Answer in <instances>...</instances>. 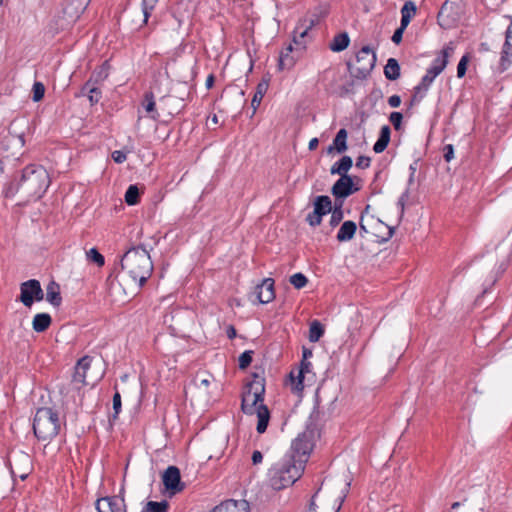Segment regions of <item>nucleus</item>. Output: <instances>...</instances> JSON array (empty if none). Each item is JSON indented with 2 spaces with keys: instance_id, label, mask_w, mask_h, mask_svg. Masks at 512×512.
I'll return each instance as SVG.
<instances>
[{
  "instance_id": "nucleus-1",
  "label": "nucleus",
  "mask_w": 512,
  "mask_h": 512,
  "mask_svg": "<svg viewBox=\"0 0 512 512\" xmlns=\"http://www.w3.org/2000/svg\"><path fill=\"white\" fill-rule=\"evenodd\" d=\"M121 272L116 275L120 285L140 289L153 272L149 252L142 245L128 249L120 260Z\"/></svg>"
},
{
  "instance_id": "nucleus-2",
  "label": "nucleus",
  "mask_w": 512,
  "mask_h": 512,
  "mask_svg": "<svg viewBox=\"0 0 512 512\" xmlns=\"http://www.w3.org/2000/svg\"><path fill=\"white\" fill-rule=\"evenodd\" d=\"M265 394V380L258 374H253V380L247 384L242 394L241 410L247 415L256 414L258 423L256 430L259 434L266 431L269 420L270 411L263 404Z\"/></svg>"
},
{
  "instance_id": "nucleus-3",
  "label": "nucleus",
  "mask_w": 512,
  "mask_h": 512,
  "mask_svg": "<svg viewBox=\"0 0 512 512\" xmlns=\"http://www.w3.org/2000/svg\"><path fill=\"white\" fill-rule=\"evenodd\" d=\"M319 420L320 412L317 407H314L306 423L305 430L299 433L292 442L290 452L287 455L293 456L298 461H303L304 464L307 463L316 439L320 436Z\"/></svg>"
},
{
  "instance_id": "nucleus-4",
  "label": "nucleus",
  "mask_w": 512,
  "mask_h": 512,
  "mask_svg": "<svg viewBox=\"0 0 512 512\" xmlns=\"http://www.w3.org/2000/svg\"><path fill=\"white\" fill-rule=\"evenodd\" d=\"M305 465L303 461L286 454L269 470L271 487L274 490H281L294 484L301 477Z\"/></svg>"
},
{
  "instance_id": "nucleus-5",
  "label": "nucleus",
  "mask_w": 512,
  "mask_h": 512,
  "mask_svg": "<svg viewBox=\"0 0 512 512\" xmlns=\"http://www.w3.org/2000/svg\"><path fill=\"white\" fill-rule=\"evenodd\" d=\"M50 185V177L43 166L29 165L23 169L18 187L29 198L39 199Z\"/></svg>"
},
{
  "instance_id": "nucleus-6",
  "label": "nucleus",
  "mask_w": 512,
  "mask_h": 512,
  "mask_svg": "<svg viewBox=\"0 0 512 512\" xmlns=\"http://www.w3.org/2000/svg\"><path fill=\"white\" fill-rule=\"evenodd\" d=\"M60 429L58 413L52 408L42 407L36 411L33 421L34 435L42 441L51 440Z\"/></svg>"
},
{
  "instance_id": "nucleus-7",
  "label": "nucleus",
  "mask_w": 512,
  "mask_h": 512,
  "mask_svg": "<svg viewBox=\"0 0 512 512\" xmlns=\"http://www.w3.org/2000/svg\"><path fill=\"white\" fill-rule=\"evenodd\" d=\"M376 63V54L369 46H364L356 54L355 63H347L350 75L357 79H365L373 70Z\"/></svg>"
},
{
  "instance_id": "nucleus-8",
  "label": "nucleus",
  "mask_w": 512,
  "mask_h": 512,
  "mask_svg": "<svg viewBox=\"0 0 512 512\" xmlns=\"http://www.w3.org/2000/svg\"><path fill=\"white\" fill-rule=\"evenodd\" d=\"M91 358L84 356L78 360L75 371L72 377V384L75 389L80 390L82 387L87 385H94L97 382V378H91L88 375V370L91 367Z\"/></svg>"
},
{
  "instance_id": "nucleus-9",
  "label": "nucleus",
  "mask_w": 512,
  "mask_h": 512,
  "mask_svg": "<svg viewBox=\"0 0 512 512\" xmlns=\"http://www.w3.org/2000/svg\"><path fill=\"white\" fill-rule=\"evenodd\" d=\"M459 20L458 6L454 2L445 1L437 15L438 24L449 29Z\"/></svg>"
},
{
  "instance_id": "nucleus-10",
  "label": "nucleus",
  "mask_w": 512,
  "mask_h": 512,
  "mask_svg": "<svg viewBox=\"0 0 512 512\" xmlns=\"http://www.w3.org/2000/svg\"><path fill=\"white\" fill-rule=\"evenodd\" d=\"M162 480L166 490L172 493L180 492L184 489V484L181 483L180 470L176 466H169L163 473Z\"/></svg>"
},
{
  "instance_id": "nucleus-11",
  "label": "nucleus",
  "mask_w": 512,
  "mask_h": 512,
  "mask_svg": "<svg viewBox=\"0 0 512 512\" xmlns=\"http://www.w3.org/2000/svg\"><path fill=\"white\" fill-rule=\"evenodd\" d=\"M253 295L260 304L271 302L275 298L274 280L272 278L264 279L261 284L255 287Z\"/></svg>"
},
{
  "instance_id": "nucleus-12",
  "label": "nucleus",
  "mask_w": 512,
  "mask_h": 512,
  "mask_svg": "<svg viewBox=\"0 0 512 512\" xmlns=\"http://www.w3.org/2000/svg\"><path fill=\"white\" fill-rule=\"evenodd\" d=\"M358 191V188H353V180L351 176L340 177L332 186L331 193L335 198L345 199L354 192Z\"/></svg>"
},
{
  "instance_id": "nucleus-13",
  "label": "nucleus",
  "mask_w": 512,
  "mask_h": 512,
  "mask_svg": "<svg viewBox=\"0 0 512 512\" xmlns=\"http://www.w3.org/2000/svg\"><path fill=\"white\" fill-rule=\"evenodd\" d=\"M91 0H67L63 13L70 21H75L86 10Z\"/></svg>"
},
{
  "instance_id": "nucleus-14",
  "label": "nucleus",
  "mask_w": 512,
  "mask_h": 512,
  "mask_svg": "<svg viewBox=\"0 0 512 512\" xmlns=\"http://www.w3.org/2000/svg\"><path fill=\"white\" fill-rule=\"evenodd\" d=\"M312 364L307 360H302L300 369L295 375L293 371L290 372L289 377L291 380L292 390L294 392H301L304 388L303 380L307 373L311 371Z\"/></svg>"
},
{
  "instance_id": "nucleus-15",
  "label": "nucleus",
  "mask_w": 512,
  "mask_h": 512,
  "mask_svg": "<svg viewBox=\"0 0 512 512\" xmlns=\"http://www.w3.org/2000/svg\"><path fill=\"white\" fill-rule=\"evenodd\" d=\"M160 108L171 116L176 115L184 108V98L173 95L164 96L160 99Z\"/></svg>"
},
{
  "instance_id": "nucleus-16",
  "label": "nucleus",
  "mask_w": 512,
  "mask_h": 512,
  "mask_svg": "<svg viewBox=\"0 0 512 512\" xmlns=\"http://www.w3.org/2000/svg\"><path fill=\"white\" fill-rule=\"evenodd\" d=\"M39 281L36 279H30L26 282H23L20 286V297L19 300L26 307H31L33 304V296L37 289V285H39Z\"/></svg>"
},
{
  "instance_id": "nucleus-17",
  "label": "nucleus",
  "mask_w": 512,
  "mask_h": 512,
  "mask_svg": "<svg viewBox=\"0 0 512 512\" xmlns=\"http://www.w3.org/2000/svg\"><path fill=\"white\" fill-rule=\"evenodd\" d=\"M211 512H250L247 501L227 500L215 506Z\"/></svg>"
},
{
  "instance_id": "nucleus-18",
  "label": "nucleus",
  "mask_w": 512,
  "mask_h": 512,
  "mask_svg": "<svg viewBox=\"0 0 512 512\" xmlns=\"http://www.w3.org/2000/svg\"><path fill=\"white\" fill-rule=\"evenodd\" d=\"M293 52V46L292 44H289L286 48H284L278 59V69L280 71L283 70H291L295 63H296V57L292 55Z\"/></svg>"
},
{
  "instance_id": "nucleus-19",
  "label": "nucleus",
  "mask_w": 512,
  "mask_h": 512,
  "mask_svg": "<svg viewBox=\"0 0 512 512\" xmlns=\"http://www.w3.org/2000/svg\"><path fill=\"white\" fill-rule=\"evenodd\" d=\"M347 136H348L347 130L344 128L340 129L337 132L332 145H330L327 148V152L329 154L332 153L334 150H336L338 153L345 152L348 148L347 147Z\"/></svg>"
},
{
  "instance_id": "nucleus-20",
  "label": "nucleus",
  "mask_w": 512,
  "mask_h": 512,
  "mask_svg": "<svg viewBox=\"0 0 512 512\" xmlns=\"http://www.w3.org/2000/svg\"><path fill=\"white\" fill-rule=\"evenodd\" d=\"M356 230H357L356 223L354 221L347 220L342 223V225L337 233L336 238L339 242L349 241L354 237Z\"/></svg>"
},
{
  "instance_id": "nucleus-21",
  "label": "nucleus",
  "mask_w": 512,
  "mask_h": 512,
  "mask_svg": "<svg viewBox=\"0 0 512 512\" xmlns=\"http://www.w3.org/2000/svg\"><path fill=\"white\" fill-rule=\"evenodd\" d=\"M353 165V160L350 156H343L339 161L335 162L331 169H330V173L332 175H339L340 177L343 176H349L347 174V172L351 169Z\"/></svg>"
},
{
  "instance_id": "nucleus-22",
  "label": "nucleus",
  "mask_w": 512,
  "mask_h": 512,
  "mask_svg": "<svg viewBox=\"0 0 512 512\" xmlns=\"http://www.w3.org/2000/svg\"><path fill=\"white\" fill-rule=\"evenodd\" d=\"M46 300L54 307H59L62 303L60 287L55 282H50L46 287Z\"/></svg>"
},
{
  "instance_id": "nucleus-23",
  "label": "nucleus",
  "mask_w": 512,
  "mask_h": 512,
  "mask_svg": "<svg viewBox=\"0 0 512 512\" xmlns=\"http://www.w3.org/2000/svg\"><path fill=\"white\" fill-rule=\"evenodd\" d=\"M52 323V318L48 313H38L34 316L32 327L35 332L41 333L46 331Z\"/></svg>"
},
{
  "instance_id": "nucleus-24",
  "label": "nucleus",
  "mask_w": 512,
  "mask_h": 512,
  "mask_svg": "<svg viewBox=\"0 0 512 512\" xmlns=\"http://www.w3.org/2000/svg\"><path fill=\"white\" fill-rule=\"evenodd\" d=\"M314 211L320 214L322 217L327 215L332 210V201L329 196L320 195L314 199Z\"/></svg>"
},
{
  "instance_id": "nucleus-25",
  "label": "nucleus",
  "mask_w": 512,
  "mask_h": 512,
  "mask_svg": "<svg viewBox=\"0 0 512 512\" xmlns=\"http://www.w3.org/2000/svg\"><path fill=\"white\" fill-rule=\"evenodd\" d=\"M390 134H391L390 127L388 125L382 126V128L380 130L379 138L373 146V150L375 153H377V154L382 153L387 148V146L390 142Z\"/></svg>"
},
{
  "instance_id": "nucleus-26",
  "label": "nucleus",
  "mask_w": 512,
  "mask_h": 512,
  "mask_svg": "<svg viewBox=\"0 0 512 512\" xmlns=\"http://www.w3.org/2000/svg\"><path fill=\"white\" fill-rule=\"evenodd\" d=\"M269 87V80L262 79L256 88V92L252 98L251 106L253 107V114L255 113L256 109L260 105L265 93L267 92Z\"/></svg>"
},
{
  "instance_id": "nucleus-27",
  "label": "nucleus",
  "mask_w": 512,
  "mask_h": 512,
  "mask_svg": "<svg viewBox=\"0 0 512 512\" xmlns=\"http://www.w3.org/2000/svg\"><path fill=\"white\" fill-rule=\"evenodd\" d=\"M81 93L88 95L89 101L92 105L98 103L101 98V91L92 83V79H89L83 85L81 88Z\"/></svg>"
},
{
  "instance_id": "nucleus-28",
  "label": "nucleus",
  "mask_w": 512,
  "mask_h": 512,
  "mask_svg": "<svg viewBox=\"0 0 512 512\" xmlns=\"http://www.w3.org/2000/svg\"><path fill=\"white\" fill-rule=\"evenodd\" d=\"M350 43V38L346 32L337 34L331 43L329 48L334 52H341L345 50Z\"/></svg>"
},
{
  "instance_id": "nucleus-29",
  "label": "nucleus",
  "mask_w": 512,
  "mask_h": 512,
  "mask_svg": "<svg viewBox=\"0 0 512 512\" xmlns=\"http://www.w3.org/2000/svg\"><path fill=\"white\" fill-rule=\"evenodd\" d=\"M384 75L388 80H397L400 77V65L395 58H389L384 67Z\"/></svg>"
},
{
  "instance_id": "nucleus-30",
  "label": "nucleus",
  "mask_w": 512,
  "mask_h": 512,
  "mask_svg": "<svg viewBox=\"0 0 512 512\" xmlns=\"http://www.w3.org/2000/svg\"><path fill=\"white\" fill-rule=\"evenodd\" d=\"M102 500L107 502L110 512H127L123 497L111 496L104 497Z\"/></svg>"
},
{
  "instance_id": "nucleus-31",
  "label": "nucleus",
  "mask_w": 512,
  "mask_h": 512,
  "mask_svg": "<svg viewBox=\"0 0 512 512\" xmlns=\"http://www.w3.org/2000/svg\"><path fill=\"white\" fill-rule=\"evenodd\" d=\"M142 105L145 111L150 114L152 119L157 120L159 118V113L157 112L156 103L154 101V95L152 92L145 93Z\"/></svg>"
},
{
  "instance_id": "nucleus-32",
  "label": "nucleus",
  "mask_w": 512,
  "mask_h": 512,
  "mask_svg": "<svg viewBox=\"0 0 512 512\" xmlns=\"http://www.w3.org/2000/svg\"><path fill=\"white\" fill-rule=\"evenodd\" d=\"M169 503L166 500L160 502L149 501L141 512H168Z\"/></svg>"
},
{
  "instance_id": "nucleus-33",
  "label": "nucleus",
  "mask_w": 512,
  "mask_h": 512,
  "mask_svg": "<svg viewBox=\"0 0 512 512\" xmlns=\"http://www.w3.org/2000/svg\"><path fill=\"white\" fill-rule=\"evenodd\" d=\"M323 334H324L323 325L319 321L314 320L310 324L309 340L311 342H317L323 336Z\"/></svg>"
},
{
  "instance_id": "nucleus-34",
  "label": "nucleus",
  "mask_w": 512,
  "mask_h": 512,
  "mask_svg": "<svg viewBox=\"0 0 512 512\" xmlns=\"http://www.w3.org/2000/svg\"><path fill=\"white\" fill-rule=\"evenodd\" d=\"M512 54V40L509 42L506 37L504 48L501 55L500 65L503 70L507 69L511 63L509 56Z\"/></svg>"
},
{
  "instance_id": "nucleus-35",
  "label": "nucleus",
  "mask_w": 512,
  "mask_h": 512,
  "mask_svg": "<svg viewBox=\"0 0 512 512\" xmlns=\"http://www.w3.org/2000/svg\"><path fill=\"white\" fill-rule=\"evenodd\" d=\"M140 191L136 185H130L125 193V202L128 205H135L139 202Z\"/></svg>"
},
{
  "instance_id": "nucleus-36",
  "label": "nucleus",
  "mask_w": 512,
  "mask_h": 512,
  "mask_svg": "<svg viewBox=\"0 0 512 512\" xmlns=\"http://www.w3.org/2000/svg\"><path fill=\"white\" fill-rule=\"evenodd\" d=\"M437 76L438 75L435 72L428 68L426 74L422 77L420 84L417 85L418 90H423V93H426L429 86L432 84V82Z\"/></svg>"
},
{
  "instance_id": "nucleus-37",
  "label": "nucleus",
  "mask_w": 512,
  "mask_h": 512,
  "mask_svg": "<svg viewBox=\"0 0 512 512\" xmlns=\"http://www.w3.org/2000/svg\"><path fill=\"white\" fill-rule=\"evenodd\" d=\"M159 0H142L143 22L147 23Z\"/></svg>"
},
{
  "instance_id": "nucleus-38",
  "label": "nucleus",
  "mask_w": 512,
  "mask_h": 512,
  "mask_svg": "<svg viewBox=\"0 0 512 512\" xmlns=\"http://www.w3.org/2000/svg\"><path fill=\"white\" fill-rule=\"evenodd\" d=\"M289 281L296 289H301V288L305 287L308 283L307 277L303 273H300V272L295 273L292 276H290Z\"/></svg>"
},
{
  "instance_id": "nucleus-39",
  "label": "nucleus",
  "mask_w": 512,
  "mask_h": 512,
  "mask_svg": "<svg viewBox=\"0 0 512 512\" xmlns=\"http://www.w3.org/2000/svg\"><path fill=\"white\" fill-rule=\"evenodd\" d=\"M310 27H306L304 29H301L300 27H297L294 31L293 36V42L300 48L304 49V43L302 39L307 35L308 30Z\"/></svg>"
},
{
  "instance_id": "nucleus-40",
  "label": "nucleus",
  "mask_w": 512,
  "mask_h": 512,
  "mask_svg": "<svg viewBox=\"0 0 512 512\" xmlns=\"http://www.w3.org/2000/svg\"><path fill=\"white\" fill-rule=\"evenodd\" d=\"M32 99L34 102H39L43 99L45 94V86L41 82H35L32 87Z\"/></svg>"
},
{
  "instance_id": "nucleus-41",
  "label": "nucleus",
  "mask_w": 512,
  "mask_h": 512,
  "mask_svg": "<svg viewBox=\"0 0 512 512\" xmlns=\"http://www.w3.org/2000/svg\"><path fill=\"white\" fill-rule=\"evenodd\" d=\"M87 258L98 266H103L105 263L104 257L96 248H91L87 253Z\"/></svg>"
},
{
  "instance_id": "nucleus-42",
  "label": "nucleus",
  "mask_w": 512,
  "mask_h": 512,
  "mask_svg": "<svg viewBox=\"0 0 512 512\" xmlns=\"http://www.w3.org/2000/svg\"><path fill=\"white\" fill-rule=\"evenodd\" d=\"M417 7L415 3L411 0H408L404 3L401 8V16H406L412 18L416 14Z\"/></svg>"
},
{
  "instance_id": "nucleus-43",
  "label": "nucleus",
  "mask_w": 512,
  "mask_h": 512,
  "mask_svg": "<svg viewBox=\"0 0 512 512\" xmlns=\"http://www.w3.org/2000/svg\"><path fill=\"white\" fill-rule=\"evenodd\" d=\"M252 355H253V351L247 350V351H244L239 356L238 363H239V368L240 369H245V368H247L251 364V362H252Z\"/></svg>"
},
{
  "instance_id": "nucleus-44",
  "label": "nucleus",
  "mask_w": 512,
  "mask_h": 512,
  "mask_svg": "<svg viewBox=\"0 0 512 512\" xmlns=\"http://www.w3.org/2000/svg\"><path fill=\"white\" fill-rule=\"evenodd\" d=\"M446 65H447V60L441 58V55H440L434 59L432 65L429 69H431L433 72H435L437 75H439L444 70Z\"/></svg>"
},
{
  "instance_id": "nucleus-45",
  "label": "nucleus",
  "mask_w": 512,
  "mask_h": 512,
  "mask_svg": "<svg viewBox=\"0 0 512 512\" xmlns=\"http://www.w3.org/2000/svg\"><path fill=\"white\" fill-rule=\"evenodd\" d=\"M330 213H331L330 226L332 228H334V227H336L337 225L340 224V222L342 221V219L344 217V213L343 212H339L338 209H332Z\"/></svg>"
},
{
  "instance_id": "nucleus-46",
  "label": "nucleus",
  "mask_w": 512,
  "mask_h": 512,
  "mask_svg": "<svg viewBox=\"0 0 512 512\" xmlns=\"http://www.w3.org/2000/svg\"><path fill=\"white\" fill-rule=\"evenodd\" d=\"M306 221L309 223L310 226L316 227L321 224L322 216L313 210L311 213L307 215Z\"/></svg>"
},
{
  "instance_id": "nucleus-47",
  "label": "nucleus",
  "mask_w": 512,
  "mask_h": 512,
  "mask_svg": "<svg viewBox=\"0 0 512 512\" xmlns=\"http://www.w3.org/2000/svg\"><path fill=\"white\" fill-rule=\"evenodd\" d=\"M121 405H122L121 395L119 392H116L113 396V410H114L113 420L117 419L118 414L121 411Z\"/></svg>"
},
{
  "instance_id": "nucleus-48",
  "label": "nucleus",
  "mask_w": 512,
  "mask_h": 512,
  "mask_svg": "<svg viewBox=\"0 0 512 512\" xmlns=\"http://www.w3.org/2000/svg\"><path fill=\"white\" fill-rule=\"evenodd\" d=\"M403 115L400 112H392L389 116V120L394 126L395 130H399L401 128Z\"/></svg>"
},
{
  "instance_id": "nucleus-49",
  "label": "nucleus",
  "mask_w": 512,
  "mask_h": 512,
  "mask_svg": "<svg viewBox=\"0 0 512 512\" xmlns=\"http://www.w3.org/2000/svg\"><path fill=\"white\" fill-rule=\"evenodd\" d=\"M468 61H469V59H468L467 55H464L461 58V60L459 61L458 66H457V76L459 78H461L465 75Z\"/></svg>"
},
{
  "instance_id": "nucleus-50",
  "label": "nucleus",
  "mask_w": 512,
  "mask_h": 512,
  "mask_svg": "<svg viewBox=\"0 0 512 512\" xmlns=\"http://www.w3.org/2000/svg\"><path fill=\"white\" fill-rule=\"evenodd\" d=\"M107 76H108L107 70L104 67H102L98 72L93 73V75L90 79H92V83L95 84L97 82L103 81L104 79L107 78Z\"/></svg>"
},
{
  "instance_id": "nucleus-51",
  "label": "nucleus",
  "mask_w": 512,
  "mask_h": 512,
  "mask_svg": "<svg viewBox=\"0 0 512 512\" xmlns=\"http://www.w3.org/2000/svg\"><path fill=\"white\" fill-rule=\"evenodd\" d=\"M371 158L367 156H359L356 160V167L366 169L370 166Z\"/></svg>"
},
{
  "instance_id": "nucleus-52",
  "label": "nucleus",
  "mask_w": 512,
  "mask_h": 512,
  "mask_svg": "<svg viewBox=\"0 0 512 512\" xmlns=\"http://www.w3.org/2000/svg\"><path fill=\"white\" fill-rule=\"evenodd\" d=\"M443 156H444V159L449 162L453 159L454 157V148L451 144H447L444 146L443 148Z\"/></svg>"
},
{
  "instance_id": "nucleus-53",
  "label": "nucleus",
  "mask_w": 512,
  "mask_h": 512,
  "mask_svg": "<svg viewBox=\"0 0 512 512\" xmlns=\"http://www.w3.org/2000/svg\"><path fill=\"white\" fill-rule=\"evenodd\" d=\"M112 159L116 162V163H123L126 159H127V156L126 154L123 152V151H120V150H116L112 153Z\"/></svg>"
},
{
  "instance_id": "nucleus-54",
  "label": "nucleus",
  "mask_w": 512,
  "mask_h": 512,
  "mask_svg": "<svg viewBox=\"0 0 512 512\" xmlns=\"http://www.w3.org/2000/svg\"><path fill=\"white\" fill-rule=\"evenodd\" d=\"M408 197H409V190L406 189L405 192L402 193V195L398 199L397 205L401 209V215H403V213H404V207H405V203H406V200L408 199Z\"/></svg>"
},
{
  "instance_id": "nucleus-55",
  "label": "nucleus",
  "mask_w": 512,
  "mask_h": 512,
  "mask_svg": "<svg viewBox=\"0 0 512 512\" xmlns=\"http://www.w3.org/2000/svg\"><path fill=\"white\" fill-rule=\"evenodd\" d=\"M454 53V47L452 43L445 46L443 50L441 51V58L446 59L448 61V58Z\"/></svg>"
},
{
  "instance_id": "nucleus-56",
  "label": "nucleus",
  "mask_w": 512,
  "mask_h": 512,
  "mask_svg": "<svg viewBox=\"0 0 512 512\" xmlns=\"http://www.w3.org/2000/svg\"><path fill=\"white\" fill-rule=\"evenodd\" d=\"M19 190H21V189L18 187V182L11 183L8 186V188L6 189V192H5L6 197L13 196Z\"/></svg>"
},
{
  "instance_id": "nucleus-57",
  "label": "nucleus",
  "mask_w": 512,
  "mask_h": 512,
  "mask_svg": "<svg viewBox=\"0 0 512 512\" xmlns=\"http://www.w3.org/2000/svg\"><path fill=\"white\" fill-rule=\"evenodd\" d=\"M425 93H423V90H418V87L416 86L414 88V94L412 96L411 104H414L416 102H419Z\"/></svg>"
},
{
  "instance_id": "nucleus-58",
  "label": "nucleus",
  "mask_w": 512,
  "mask_h": 512,
  "mask_svg": "<svg viewBox=\"0 0 512 512\" xmlns=\"http://www.w3.org/2000/svg\"><path fill=\"white\" fill-rule=\"evenodd\" d=\"M388 104L393 107V108H396V107H399L400 104H401V98L400 96L398 95H392L388 98Z\"/></svg>"
},
{
  "instance_id": "nucleus-59",
  "label": "nucleus",
  "mask_w": 512,
  "mask_h": 512,
  "mask_svg": "<svg viewBox=\"0 0 512 512\" xmlns=\"http://www.w3.org/2000/svg\"><path fill=\"white\" fill-rule=\"evenodd\" d=\"M405 30L403 29H400V28H397L392 36V41L395 43V44H399L402 40V37H403V33H404Z\"/></svg>"
},
{
  "instance_id": "nucleus-60",
  "label": "nucleus",
  "mask_w": 512,
  "mask_h": 512,
  "mask_svg": "<svg viewBox=\"0 0 512 512\" xmlns=\"http://www.w3.org/2000/svg\"><path fill=\"white\" fill-rule=\"evenodd\" d=\"M32 298H33V302L34 301H42L44 299V292H43L40 284L37 285V289Z\"/></svg>"
},
{
  "instance_id": "nucleus-61",
  "label": "nucleus",
  "mask_w": 512,
  "mask_h": 512,
  "mask_svg": "<svg viewBox=\"0 0 512 512\" xmlns=\"http://www.w3.org/2000/svg\"><path fill=\"white\" fill-rule=\"evenodd\" d=\"M263 460V455L260 451L258 450H255L253 453H252V462L254 465H257L259 463H261Z\"/></svg>"
},
{
  "instance_id": "nucleus-62",
  "label": "nucleus",
  "mask_w": 512,
  "mask_h": 512,
  "mask_svg": "<svg viewBox=\"0 0 512 512\" xmlns=\"http://www.w3.org/2000/svg\"><path fill=\"white\" fill-rule=\"evenodd\" d=\"M343 204H344V199L342 198H335V203H334V206H332V209H338L339 212H343Z\"/></svg>"
},
{
  "instance_id": "nucleus-63",
  "label": "nucleus",
  "mask_w": 512,
  "mask_h": 512,
  "mask_svg": "<svg viewBox=\"0 0 512 512\" xmlns=\"http://www.w3.org/2000/svg\"><path fill=\"white\" fill-rule=\"evenodd\" d=\"M411 19L412 18H410V17L401 16V22H400L399 28L405 30L407 28V26L409 25Z\"/></svg>"
},
{
  "instance_id": "nucleus-64",
  "label": "nucleus",
  "mask_w": 512,
  "mask_h": 512,
  "mask_svg": "<svg viewBox=\"0 0 512 512\" xmlns=\"http://www.w3.org/2000/svg\"><path fill=\"white\" fill-rule=\"evenodd\" d=\"M214 82H215V77L213 74H210L208 75L207 79H206V82H205V86L207 89H211L214 85Z\"/></svg>"
}]
</instances>
